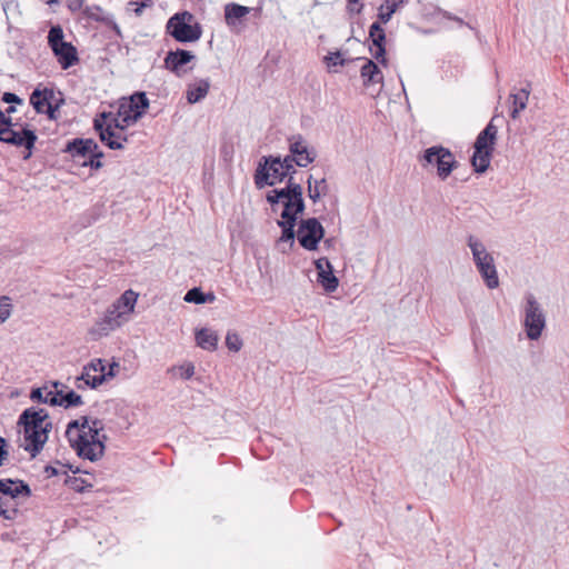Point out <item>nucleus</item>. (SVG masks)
Returning <instances> with one entry per match:
<instances>
[{"label": "nucleus", "instance_id": "obj_1", "mask_svg": "<svg viewBox=\"0 0 569 569\" xmlns=\"http://www.w3.org/2000/svg\"><path fill=\"white\" fill-rule=\"evenodd\" d=\"M18 425L23 427V438L27 442L24 450L31 457H36L43 449L52 429L48 411L43 408H27L19 416Z\"/></svg>", "mask_w": 569, "mask_h": 569}, {"label": "nucleus", "instance_id": "obj_2", "mask_svg": "<svg viewBox=\"0 0 569 569\" xmlns=\"http://www.w3.org/2000/svg\"><path fill=\"white\" fill-rule=\"evenodd\" d=\"M93 428H90V437L87 431L80 430V420H71L66 430V437L72 449L81 458L94 461L103 455L104 441L99 439V431L102 430V422L98 419L91 421Z\"/></svg>", "mask_w": 569, "mask_h": 569}, {"label": "nucleus", "instance_id": "obj_3", "mask_svg": "<svg viewBox=\"0 0 569 569\" xmlns=\"http://www.w3.org/2000/svg\"><path fill=\"white\" fill-rule=\"evenodd\" d=\"M499 116H493L487 126L478 133L473 142V151L470 157V163L476 173H485L489 167L498 140V127L495 121Z\"/></svg>", "mask_w": 569, "mask_h": 569}, {"label": "nucleus", "instance_id": "obj_4", "mask_svg": "<svg viewBox=\"0 0 569 569\" xmlns=\"http://www.w3.org/2000/svg\"><path fill=\"white\" fill-rule=\"evenodd\" d=\"M149 107L150 100L144 91H134L130 96L121 97L117 102V111H112L114 127L127 130L147 113Z\"/></svg>", "mask_w": 569, "mask_h": 569}, {"label": "nucleus", "instance_id": "obj_5", "mask_svg": "<svg viewBox=\"0 0 569 569\" xmlns=\"http://www.w3.org/2000/svg\"><path fill=\"white\" fill-rule=\"evenodd\" d=\"M418 162L427 171L436 169V174L441 181L447 180L452 171L459 167L452 151L441 144L426 148L418 156Z\"/></svg>", "mask_w": 569, "mask_h": 569}, {"label": "nucleus", "instance_id": "obj_6", "mask_svg": "<svg viewBox=\"0 0 569 569\" xmlns=\"http://www.w3.org/2000/svg\"><path fill=\"white\" fill-rule=\"evenodd\" d=\"M64 152L69 153L72 160L81 166L99 169L102 167L101 159L104 157L98 143L91 138H74L67 142Z\"/></svg>", "mask_w": 569, "mask_h": 569}, {"label": "nucleus", "instance_id": "obj_7", "mask_svg": "<svg viewBox=\"0 0 569 569\" xmlns=\"http://www.w3.org/2000/svg\"><path fill=\"white\" fill-rule=\"evenodd\" d=\"M467 242L472 253V260L485 284L489 289L498 288L499 277L493 257L486 250L483 243L475 236L470 234Z\"/></svg>", "mask_w": 569, "mask_h": 569}, {"label": "nucleus", "instance_id": "obj_8", "mask_svg": "<svg viewBox=\"0 0 569 569\" xmlns=\"http://www.w3.org/2000/svg\"><path fill=\"white\" fill-rule=\"evenodd\" d=\"M193 18L189 11L174 13L167 22V33L180 43L198 41L202 36V27L199 22L191 23Z\"/></svg>", "mask_w": 569, "mask_h": 569}, {"label": "nucleus", "instance_id": "obj_9", "mask_svg": "<svg viewBox=\"0 0 569 569\" xmlns=\"http://www.w3.org/2000/svg\"><path fill=\"white\" fill-rule=\"evenodd\" d=\"M280 154L262 156L253 172V182L258 190L282 182L287 176L282 170Z\"/></svg>", "mask_w": 569, "mask_h": 569}, {"label": "nucleus", "instance_id": "obj_10", "mask_svg": "<svg viewBox=\"0 0 569 569\" xmlns=\"http://www.w3.org/2000/svg\"><path fill=\"white\" fill-rule=\"evenodd\" d=\"M525 331L529 340H538L546 328V315L532 293L526 295Z\"/></svg>", "mask_w": 569, "mask_h": 569}, {"label": "nucleus", "instance_id": "obj_11", "mask_svg": "<svg viewBox=\"0 0 569 569\" xmlns=\"http://www.w3.org/2000/svg\"><path fill=\"white\" fill-rule=\"evenodd\" d=\"M29 102L38 114H46L49 120H57L64 99L63 97L57 99L52 88L38 87L31 92Z\"/></svg>", "mask_w": 569, "mask_h": 569}, {"label": "nucleus", "instance_id": "obj_12", "mask_svg": "<svg viewBox=\"0 0 569 569\" xmlns=\"http://www.w3.org/2000/svg\"><path fill=\"white\" fill-rule=\"evenodd\" d=\"M138 293L132 289L126 290L109 308V331L114 330L130 320L134 311Z\"/></svg>", "mask_w": 569, "mask_h": 569}, {"label": "nucleus", "instance_id": "obj_13", "mask_svg": "<svg viewBox=\"0 0 569 569\" xmlns=\"http://www.w3.org/2000/svg\"><path fill=\"white\" fill-rule=\"evenodd\" d=\"M325 228L318 218L311 217L301 219L298 223L297 239L299 244L308 250L315 251L325 238Z\"/></svg>", "mask_w": 569, "mask_h": 569}, {"label": "nucleus", "instance_id": "obj_14", "mask_svg": "<svg viewBox=\"0 0 569 569\" xmlns=\"http://www.w3.org/2000/svg\"><path fill=\"white\" fill-rule=\"evenodd\" d=\"M109 430L122 433L133 423L136 415L131 407L121 399L109 400Z\"/></svg>", "mask_w": 569, "mask_h": 569}, {"label": "nucleus", "instance_id": "obj_15", "mask_svg": "<svg viewBox=\"0 0 569 569\" xmlns=\"http://www.w3.org/2000/svg\"><path fill=\"white\" fill-rule=\"evenodd\" d=\"M193 60H196V54L192 51L177 48L176 50H169L167 52L163 59V66L167 70L180 77L192 70V67L188 69L184 67Z\"/></svg>", "mask_w": 569, "mask_h": 569}, {"label": "nucleus", "instance_id": "obj_16", "mask_svg": "<svg viewBox=\"0 0 569 569\" xmlns=\"http://www.w3.org/2000/svg\"><path fill=\"white\" fill-rule=\"evenodd\" d=\"M289 142V153L293 156L298 167L306 168L316 160L315 148L310 147L301 134L292 136Z\"/></svg>", "mask_w": 569, "mask_h": 569}, {"label": "nucleus", "instance_id": "obj_17", "mask_svg": "<svg viewBox=\"0 0 569 569\" xmlns=\"http://www.w3.org/2000/svg\"><path fill=\"white\" fill-rule=\"evenodd\" d=\"M315 268L317 271V282L327 292H335L339 286V279L335 274L332 263L327 257H321L315 260Z\"/></svg>", "mask_w": 569, "mask_h": 569}, {"label": "nucleus", "instance_id": "obj_18", "mask_svg": "<svg viewBox=\"0 0 569 569\" xmlns=\"http://www.w3.org/2000/svg\"><path fill=\"white\" fill-rule=\"evenodd\" d=\"M106 368L103 359H93L83 367L82 372L77 380H83L88 387L94 389L107 381Z\"/></svg>", "mask_w": 569, "mask_h": 569}, {"label": "nucleus", "instance_id": "obj_19", "mask_svg": "<svg viewBox=\"0 0 569 569\" xmlns=\"http://www.w3.org/2000/svg\"><path fill=\"white\" fill-rule=\"evenodd\" d=\"M0 496L17 501L20 497L30 498L32 490L22 479L3 478L0 479Z\"/></svg>", "mask_w": 569, "mask_h": 569}, {"label": "nucleus", "instance_id": "obj_20", "mask_svg": "<svg viewBox=\"0 0 569 569\" xmlns=\"http://www.w3.org/2000/svg\"><path fill=\"white\" fill-rule=\"evenodd\" d=\"M37 140L38 136L36 130L26 124L19 131L11 130L8 132L3 139H0V142L23 148L24 146H31V143L37 142Z\"/></svg>", "mask_w": 569, "mask_h": 569}, {"label": "nucleus", "instance_id": "obj_21", "mask_svg": "<svg viewBox=\"0 0 569 569\" xmlns=\"http://www.w3.org/2000/svg\"><path fill=\"white\" fill-rule=\"evenodd\" d=\"M51 50L63 70L71 68L79 61L77 49L71 42L60 43Z\"/></svg>", "mask_w": 569, "mask_h": 569}, {"label": "nucleus", "instance_id": "obj_22", "mask_svg": "<svg viewBox=\"0 0 569 569\" xmlns=\"http://www.w3.org/2000/svg\"><path fill=\"white\" fill-rule=\"evenodd\" d=\"M83 403L82 397L74 390L70 389L67 391L54 390L52 397H50V406H60L66 409L76 408Z\"/></svg>", "mask_w": 569, "mask_h": 569}, {"label": "nucleus", "instance_id": "obj_23", "mask_svg": "<svg viewBox=\"0 0 569 569\" xmlns=\"http://www.w3.org/2000/svg\"><path fill=\"white\" fill-rule=\"evenodd\" d=\"M251 8L230 2L224 6V21L228 27L242 24L243 19L250 13Z\"/></svg>", "mask_w": 569, "mask_h": 569}, {"label": "nucleus", "instance_id": "obj_24", "mask_svg": "<svg viewBox=\"0 0 569 569\" xmlns=\"http://www.w3.org/2000/svg\"><path fill=\"white\" fill-rule=\"evenodd\" d=\"M355 60H363L365 64L360 69V76L363 80V86L368 87L372 83L379 82L382 80V72L379 69L378 64L373 62L371 59L365 57H358Z\"/></svg>", "mask_w": 569, "mask_h": 569}, {"label": "nucleus", "instance_id": "obj_25", "mask_svg": "<svg viewBox=\"0 0 569 569\" xmlns=\"http://www.w3.org/2000/svg\"><path fill=\"white\" fill-rule=\"evenodd\" d=\"M371 41V46L369 47V51L371 56L383 67L388 66V58H387V37L386 31L381 32L379 34H375L373 38H369Z\"/></svg>", "mask_w": 569, "mask_h": 569}, {"label": "nucleus", "instance_id": "obj_26", "mask_svg": "<svg viewBox=\"0 0 569 569\" xmlns=\"http://www.w3.org/2000/svg\"><path fill=\"white\" fill-rule=\"evenodd\" d=\"M196 343L203 350L214 351L218 347L219 337L217 332L208 329H198L194 333Z\"/></svg>", "mask_w": 569, "mask_h": 569}, {"label": "nucleus", "instance_id": "obj_27", "mask_svg": "<svg viewBox=\"0 0 569 569\" xmlns=\"http://www.w3.org/2000/svg\"><path fill=\"white\" fill-rule=\"evenodd\" d=\"M210 89L209 79H200L198 82L190 84L186 96L189 103H197L206 98Z\"/></svg>", "mask_w": 569, "mask_h": 569}, {"label": "nucleus", "instance_id": "obj_28", "mask_svg": "<svg viewBox=\"0 0 569 569\" xmlns=\"http://www.w3.org/2000/svg\"><path fill=\"white\" fill-rule=\"evenodd\" d=\"M298 222L284 220L283 218L277 220V226L281 229V234L277 240V244L289 243V249H291L295 244L296 238V226Z\"/></svg>", "mask_w": 569, "mask_h": 569}, {"label": "nucleus", "instance_id": "obj_29", "mask_svg": "<svg viewBox=\"0 0 569 569\" xmlns=\"http://www.w3.org/2000/svg\"><path fill=\"white\" fill-rule=\"evenodd\" d=\"M128 140L126 130H120L114 127L112 119V111L109 110V149L117 150L123 148V142Z\"/></svg>", "mask_w": 569, "mask_h": 569}, {"label": "nucleus", "instance_id": "obj_30", "mask_svg": "<svg viewBox=\"0 0 569 569\" xmlns=\"http://www.w3.org/2000/svg\"><path fill=\"white\" fill-rule=\"evenodd\" d=\"M183 299L194 305L212 303L216 301V295L212 291L204 292L201 287H193L187 291Z\"/></svg>", "mask_w": 569, "mask_h": 569}, {"label": "nucleus", "instance_id": "obj_31", "mask_svg": "<svg viewBox=\"0 0 569 569\" xmlns=\"http://www.w3.org/2000/svg\"><path fill=\"white\" fill-rule=\"evenodd\" d=\"M530 94V84L527 88H522L519 93H511L510 99L512 100V109L510 110V117L517 119L519 113L526 109L528 98Z\"/></svg>", "mask_w": 569, "mask_h": 569}, {"label": "nucleus", "instance_id": "obj_32", "mask_svg": "<svg viewBox=\"0 0 569 569\" xmlns=\"http://www.w3.org/2000/svg\"><path fill=\"white\" fill-rule=\"evenodd\" d=\"M134 371V365L130 362L129 367L121 366L114 357L109 361V380L120 377L121 379H126L130 377Z\"/></svg>", "mask_w": 569, "mask_h": 569}, {"label": "nucleus", "instance_id": "obj_33", "mask_svg": "<svg viewBox=\"0 0 569 569\" xmlns=\"http://www.w3.org/2000/svg\"><path fill=\"white\" fill-rule=\"evenodd\" d=\"M18 502L9 498L3 499L0 496V518L4 520H14L19 516Z\"/></svg>", "mask_w": 569, "mask_h": 569}, {"label": "nucleus", "instance_id": "obj_34", "mask_svg": "<svg viewBox=\"0 0 569 569\" xmlns=\"http://www.w3.org/2000/svg\"><path fill=\"white\" fill-rule=\"evenodd\" d=\"M82 16L88 21L104 22L107 20L104 10L94 3H87L83 8Z\"/></svg>", "mask_w": 569, "mask_h": 569}, {"label": "nucleus", "instance_id": "obj_35", "mask_svg": "<svg viewBox=\"0 0 569 569\" xmlns=\"http://www.w3.org/2000/svg\"><path fill=\"white\" fill-rule=\"evenodd\" d=\"M328 191L329 187L327 180L326 178H321L320 180H315V184L308 188V197L316 203L321 197L326 196Z\"/></svg>", "mask_w": 569, "mask_h": 569}, {"label": "nucleus", "instance_id": "obj_36", "mask_svg": "<svg viewBox=\"0 0 569 569\" xmlns=\"http://www.w3.org/2000/svg\"><path fill=\"white\" fill-rule=\"evenodd\" d=\"M63 485L74 490L76 492H83L89 487H91V485L87 483L84 479L76 476H69L67 470H63Z\"/></svg>", "mask_w": 569, "mask_h": 569}, {"label": "nucleus", "instance_id": "obj_37", "mask_svg": "<svg viewBox=\"0 0 569 569\" xmlns=\"http://www.w3.org/2000/svg\"><path fill=\"white\" fill-rule=\"evenodd\" d=\"M54 390H48L47 386L32 388L30 391V399L33 402L46 403L50 406V397H52Z\"/></svg>", "mask_w": 569, "mask_h": 569}, {"label": "nucleus", "instance_id": "obj_38", "mask_svg": "<svg viewBox=\"0 0 569 569\" xmlns=\"http://www.w3.org/2000/svg\"><path fill=\"white\" fill-rule=\"evenodd\" d=\"M173 376H179L182 380H189L194 375V365L187 361L180 366H172L168 369Z\"/></svg>", "mask_w": 569, "mask_h": 569}, {"label": "nucleus", "instance_id": "obj_39", "mask_svg": "<svg viewBox=\"0 0 569 569\" xmlns=\"http://www.w3.org/2000/svg\"><path fill=\"white\" fill-rule=\"evenodd\" d=\"M47 38H48V46L50 47V49H53V48L60 46V43L66 42L63 29L60 24L51 26Z\"/></svg>", "mask_w": 569, "mask_h": 569}, {"label": "nucleus", "instance_id": "obj_40", "mask_svg": "<svg viewBox=\"0 0 569 569\" xmlns=\"http://www.w3.org/2000/svg\"><path fill=\"white\" fill-rule=\"evenodd\" d=\"M107 110H100L94 119V129L99 133L100 141L107 146Z\"/></svg>", "mask_w": 569, "mask_h": 569}, {"label": "nucleus", "instance_id": "obj_41", "mask_svg": "<svg viewBox=\"0 0 569 569\" xmlns=\"http://www.w3.org/2000/svg\"><path fill=\"white\" fill-rule=\"evenodd\" d=\"M355 59H351L353 61ZM323 62L328 67V69H331L333 67H343L348 62H350L349 59H345L342 57V53L340 50H336L333 52H329L327 56L323 57Z\"/></svg>", "mask_w": 569, "mask_h": 569}, {"label": "nucleus", "instance_id": "obj_42", "mask_svg": "<svg viewBox=\"0 0 569 569\" xmlns=\"http://www.w3.org/2000/svg\"><path fill=\"white\" fill-rule=\"evenodd\" d=\"M57 466H51V465H47L44 467V475L48 477V478H51V477H57V476H63V470H67V469H70L74 475L80 472V469L79 468H76V469H72V466L70 465H63V463H60L59 461H57Z\"/></svg>", "mask_w": 569, "mask_h": 569}, {"label": "nucleus", "instance_id": "obj_43", "mask_svg": "<svg viewBox=\"0 0 569 569\" xmlns=\"http://www.w3.org/2000/svg\"><path fill=\"white\" fill-rule=\"evenodd\" d=\"M12 310L11 299L8 296H0V325L10 318Z\"/></svg>", "mask_w": 569, "mask_h": 569}, {"label": "nucleus", "instance_id": "obj_44", "mask_svg": "<svg viewBox=\"0 0 569 569\" xmlns=\"http://www.w3.org/2000/svg\"><path fill=\"white\" fill-rule=\"evenodd\" d=\"M242 339L236 331H228L226 336V346L230 351L238 352L242 348Z\"/></svg>", "mask_w": 569, "mask_h": 569}, {"label": "nucleus", "instance_id": "obj_45", "mask_svg": "<svg viewBox=\"0 0 569 569\" xmlns=\"http://www.w3.org/2000/svg\"><path fill=\"white\" fill-rule=\"evenodd\" d=\"M395 12V4H389V0H386L385 3L379 7L378 20L386 24L390 21Z\"/></svg>", "mask_w": 569, "mask_h": 569}, {"label": "nucleus", "instance_id": "obj_46", "mask_svg": "<svg viewBox=\"0 0 569 569\" xmlns=\"http://www.w3.org/2000/svg\"><path fill=\"white\" fill-rule=\"evenodd\" d=\"M280 162L282 164V170L284 171L287 177L295 176L297 173V170L295 168V166L297 164L293 156H291L290 153L284 157L280 156Z\"/></svg>", "mask_w": 569, "mask_h": 569}, {"label": "nucleus", "instance_id": "obj_47", "mask_svg": "<svg viewBox=\"0 0 569 569\" xmlns=\"http://www.w3.org/2000/svg\"><path fill=\"white\" fill-rule=\"evenodd\" d=\"M92 339L96 340L102 336H107V315H103L97 322V326L89 331Z\"/></svg>", "mask_w": 569, "mask_h": 569}, {"label": "nucleus", "instance_id": "obj_48", "mask_svg": "<svg viewBox=\"0 0 569 569\" xmlns=\"http://www.w3.org/2000/svg\"><path fill=\"white\" fill-rule=\"evenodd\" d=\"M13 122L12 118L10 116H7L1 109H0V139H3V137L10 132L12 129Z\"/></svg>", "mask_w": 569, "mask_h": 569}, {"label": "nucleus", "instance_id": "obj_49", "mask_svg": "<svg viewBox=\"0 0 569 569\" xmlns=\"http://www.w3.org/2000/svg\"><path fill=\"white\" fill-rule=\"evenodd\" d=\"M284 188L291 193V197H298L303 194V189L301 184L295 181L293 176L287 177Z\"/></svg>", "mask_w": 569, "mask_h": 569}, {"label": "nucleus", "instance_id": "obj_50", "mask_svg": "<svg viewBox=\"0 0 569 569\" xmlns=\"http://www.w3.org/2000/svg\"><path fill=\"white\" fill-rule=\"evenodd\" d=\"M293 212H295V207H291L290 200L283 201V209L281 212V218H283L284 220L298 222L299 217L297 213H293Z\"/></svg>", "mask_w": 569, "mask_h": 569}, {"label": "nucleus", "instance_id": "obj_51", "mask_svg": "<svg viewBox=\"0 0 569 569\" xmlns=\"http://www.w3.org/2000/svg\"><path fill=\"white\" fill-rule=\"evenodd\" d=\"M290 204H291V207H295L293 213H297L299 218H300V216H302L305 213L306 202L303 199V194L298 196V197H291Z\"/></svg>", "mask_w": 569, "mask_h": 569}, {"label": "nucleus", "instance_id": "obj_52", "mask_svg": "<svg viewBox=\"0 0 569 569\" xmlns=\"http://www.w3.org/2000/svg\"><path fill=\"white\" fill-rule=\"evenodd\" d=\"M363 3L361 0H347L346 10L350 16L361 13Z\"/></svg>", "mask_w": 569, "mask_h": 569}, {"label": "nucleus", "instance_id": "obj_53", "mask_svg": "<svg viewBox=\"0 0 569 569\" xmlns=\"http://www.w3.org/2000/svg\"><path fill=\"white\" fill-rule=\"evenodd\" d=\"M100 217V213H96V209H92L88 212H86L82 217H81V226L82 228H87L89 227L90 224H92L93 222H96Z\"/></svg>", "mask_w": 569, "mask_h": 569}, {"label": "nucleus", "instance_id": "obj_54", "mask_svg": "<svg viewBox=\"0 0 569 569\" xmlns=\"http://www.w3.org/2000/svg\"><path fill=\"white\" fill-rule=\"evenodd\" d=\"M9 458V442L6 438L0 436V467L3 466V463Z\"/></svg>", "mask_w": 569, "mask_h": 569}, {"label": "nucleus", "instance_id": "obj_55", "mask_svg": "<svg viewBox=\"0 0 569 569\" xmlns=\"http://www.w3.org/2000/svg\"><path fill=\"white\" fill-rule=\"evenodd\" d=\"M130 4L134 6V13L137 16H140L143 11V9L146 8H151L153 6V1L152 0H138V1H132L130 2Z\"/></svg>", "mask_w": 569, "mask_h": 569}, {"label": "nucleus", "instance_id": "obj_56", "mask_svg": "<svg viewBox=\"0 0 569 569\" xmlns=\"http://www.w3.org/2000/svg\"><path fill=\"white\" fill-rule=\"evenodd\" d=\"M1 101L8 104H22L23 99L13 92H4L1 97Z\"/></svg>", "mask_w": 569, "mask_h": 569}, {"label": "nucleus", "instance_id": "obj_57", "mask_svg": "<svg viewBox=\"0 0 569 569\" xmlns=\"http://www.w3.org/2000/svg\"><path fill=\"white\" fill-rule=\"evenodd\" d=\"M266 200L271 206L272 211L276 212L280 200L273 189L267 192Z\"/></svg>", "mask_w": 569, "mask_h": 569}, {"label": "nucleus", "instance_id": "obj_58", "mask_svg": "<svg viewBox=\"0 0 569 569\" xmlns=\"http://www.w3.org/2000/svg\"><path fill=\"white\" fill-rule=\"evenodd\" d=\"M382 24L383 23L380 20L372 22L371 26L369 27V38H373L375 34L385 32Z\"/></svg>", "mask_w": 569, "mask_h": 569}, {"label": "nucleus", "instance_id": "obj_59", "mask_svg": "<svg viewBox=\"0 0 569 569\" xmlns=\"http://www.w3.org/2000/svg\"><path fill=\"white\" fill-rule=\"evenodd\" d=\"M86 1L87 0H69L68 1V8L72 12H76V11H79V10L83 11L84 6L87 4Z\"/></svg>", "mask_w": 569, "mask_h": 569}, {"label": "nucleus", "instance_id": "obj_60", "mask_svg": "<svg viewBox=\"0 0 569 569\" xmlns=\"http://www.w3.org/2000/svg\"><path fill=\"white\" fill-rule=\"evenodd\" d=\"M279 198V200L283 199V201H289L291 199V193L283 187V188H274L273 189Z\"/></svg>", "mask_w": 569, "mask_h": 569}, {"label": "nucleus", "instance_id": "obj_61", "mask_svg": "<svg viewBox=\"0 0 569 569\" xmlns=\"http://www.w3.org/2000/svg\"><path fill=\"white\" fill-rule=\"evenodd\" d=\"M79 420H80V430L86 431V429H88L87 433L90 437V428H93V425L92 426L89 425V422H90L89 417L82 416Z\"/></svg>", "mask_w": 569, "mask_h": 569}, {"label": "nucleus", "instance_id": "obj_62", "mask_svg": "<svg viewBox=\"0 0 569 569\" xmlns=\"http://www.w3.org/2000/svg\"><path fill=\"white\" fill-rule=\"evenodd\" d=\"M34 146H36V142H32L31 146L23 147V149H24L23 157H22L23 160H29L32 157Z\"/></svg>", "mask_w": 569, "mask_h": 569}, {"label": "nucleus", "instance_id": "obj_63", "mask_svg": "<svg viewBox=\"0 0 569 569\" xmlns=\"http://www.w3.org/2000/svg\"><path fill=\"white\" fill-rule=\"evenodd\" d=\"M108 26H109V30H112L116 32L117 36H120V29H119V26L112 21L111 19H109V22H108Z\"/></svg>", "mask_w": 569, "mask_h": 569}, {"label": "nucleus", "instance_id": "obj_64", "mask_svg": "<svg viewBox=\"0 0 569 569\" xmlns=\"http://www.w3.org/2000/svg\"><path fill=\"white\" fill-rule=\"evenodd\" d=\"M323 243H325L326 248H332L336 243V238L335 237L327 238V239H325Z\"/></svg>", "mask_w": 569, "mask_h": 569}]
</instances>
